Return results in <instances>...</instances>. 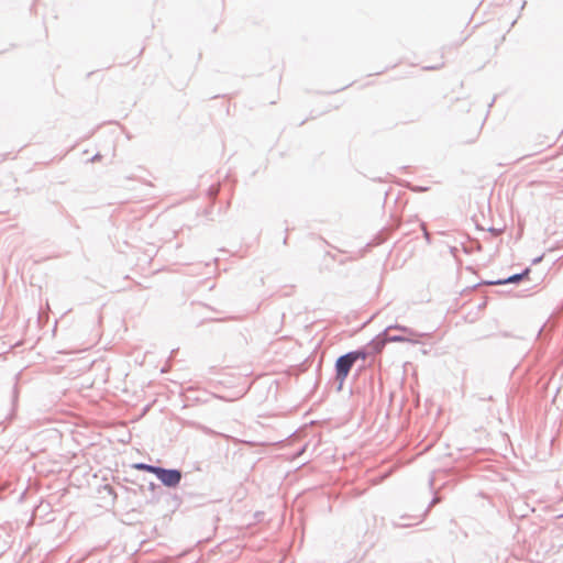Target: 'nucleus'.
Wrapping results in <instances>:
<instances>
[{
  "instance_id": "4",
  "label": "nucleus",
  "mask_w": 563,
  "mask_h": 563,
  "mask_svg": "<svg viewBox=\"0 0 563 563\" xmlns=\"http://www.w3.org/2000/svg\"><path fill=\"white\" fill-rule=\"evenodd\" d=\"M134 467L140 471H145V472L152 473L154 475L156 474V471L158 468L157 466H152V465H147V464H143V463L135 464Z\"/></svg>"
},
{
  "instance_id": "6",
  "label": "nucleus",
  "mask_w": 563,
  "mask_h": 563,
  "mask_svg": "<svg viewBox=\"0 0 563 563\" xmlns=\"http://www.w3.org/2000/svg\"><path fill=\"white\" fill-rule=\"evenodd\" d=\"M386 342H387V341H385V340H384L383 342L377 343V344H376V352H378V353H379V352L383 350V347H384V345H385V343H386Z\"/></svg>"
},
{
  "instance_id": "2",
  "label": "nucleus",
  "mask_w": 563,
  "mask_h": 563,
  "mask_svg": "<svg viewBox=\"0 0 563 563\" xmlns=\"http://www.w3.org/2000/svg\"><path fill=\"white\" fill-rule=\"evenodd\" d=\"M419 334L413 330L402 325H390L386 330L385 341L387 342H408L416 344L419 342Z\"/></svg>"
},
{
  "instance_id": "1",
  "label": "nucleus",
  "mask_w": 563,
  "mask_h": 563,
  "mask_svg": "<svg viewBox=\"0 0 563 563\" xmlns=\"http://www.w3.org/2000/svg\"><path fill=\"white\" fill-rule=\"evenodd\" d=\"M367 357L366 353L363 351L350 352L336 360L335 371H336V379L339 380L340 388L342 387L344 380L346 379L352 366L357 360H365Z\"/></svg>"
},
{
  "instance_id": "3",
  "label": "nucleus",
  "mask_w": 563,
  "mask_h": 563,
  "mask_svg": "<svg viewBox=\"0 0 563 563\" xmlns=\"http://www.w3.org/2000/svg\"><path fill=\"white\" fill-rule=\"evenodd\" d=\"M155 476L166 486L175 487L181 479V473L177 470H165L158 467Z\"/></svg>"
},
{
  "instance_id": "5",
  "label": "nucleus",
  "mask_w": 563,
  "mask_h": 563,
  "mask_svg": "<svg viewBox=\"0 0 563 563\" xmlns=\"http://www.w3.org/2000/svg\"><path fill=\"white\" fill-rule=\"evenodd\" d=\"M529 271L527 269L522 275H514L511 277H509L506 283H516L518 280H520L522 278V276H526L528 275Z\"/></svg>"
}]
</instances>
